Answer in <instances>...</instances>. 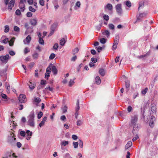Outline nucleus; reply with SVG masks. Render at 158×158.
Returning a JSON list of instances; mask_svg holds the SVG:
<instances>
[{
    "mask_svg": "<svg viewBox=\"0 0 158 158\" xmlns=\"http://www.w3.org/2000/svg\"><path fill=\"white\" fill-rule=\"evenodd\" d=\"M151 111L153 113H155L156 112V105L154 103H152L151 105Z\"/></svg>",
    "mask_w": 158,
    "mask_h": 158,
    "instance_id": "nucleus-17",
    "label": "nucleus"
},
{
    "mask_svg": "<svg viewBox=\"0 0 158 158\" xmlns=\"http://www.w3.org/2000/svg\"><path fill=\"white\" fill-rule=\"evenodd\" d=\"M29 10L32 12H34L35 11V9L33 8L31 6H30L29 7Z\"/></svg>",
    "mask_w": 158,
    "mask_h": 158,
    "instance_id": "nucleus-46",
    "label": "nucleus"
},
{
    "mask_svg": "<svg viewBox=\"0 0 158 158\" xmlns=\"http://www.w3.org/2000/svg\"><path fill=\"white\" fill-rule=\"evenodd\" d=\"M51 65H49L46 69V72H48L49 73H50L51 72Z\"/></svg>",
    "mask_w": 158,
    "mask_h": 158,
    "instance_id": "nucleus-50",
    "label": "nucleus"
},
{
    "mask_svg": "<svg viewBox=\"0 0 158 158\" xmlns=\"http://www.w3.org/2000/svg\"><path fill=\"white\" fill-rule=\"evenodd\" d=\"M26 133L25 135L26 139L28 140L31 138L32 134V132L29 130H27L26 131Z\"/></svg>",
    "mask_w": 158,
    "mask_h": 158,
    "instance_id": "nucleus-13",
    "label": "nucleus"
},
{
    "mask_svg": "<svg viewBox=\"0 0 158 158\" xmlns=\"http://www.w3.org/2000/svg\"><path fill=\"white\" fill-rule=\"evenodd\" d=\"M113 9V6L111 4L108 3L104 6V9L105 10H109L111 11Z\"/></svg>",
    "mask_w": 158,
    "mask_h": 158,
    "instance_id": "nucleus-16",
    "label": "nucleus"
},
{
    "mask_svg": "<svg viewBox=\"0 0 158 158\" xmlns=\"http://www.w3.org/2000/svg\"><path fill=\"white\" fill-rule=\"evenodd\" d=\"M52 71L54 75H56L57 73V70L55 66H52Z\"/></svg>",
    "mask_w": 158,
    "mask_h": 158,
    "instance_id": "nucleus-20",
    "label": "nucleus"
},
{
    "mask_svg": "<svg viewBox=\"0 0 158 158\" xmlns=\"http://www.w3.org/2000/svg\"><path fill=\"white\" fill-rule=\"evenodd\" d=\"M66 41L64 38H62L60 41V44L62 46H64L65 44Z\"/></svg>",
    "mask_w": 158,
    "mask_h": 158,
    "instance_id": "nucleus-33",
    "label": "nucleus"
},
{
    "mask_svg": "<svg viewBox=\"0 0 158 158\" xmlns=\"http://www.w3.org/2000/svg\"><path fill=\"white\" fill-rule=\"evenodd\" d=\"M119 36L118 35H117L115 37V40L112 48L113 50H115L117 47V45L118 44Z\"/></svg>",
    "mask_w": 158,
    "mask_h": 158,
    "instance_id": "nucleus-6",
    "label": "nucleus"
},
{
    "mask_svg": "<svg viewBox=\"0 0 158 158\" xmlns=\"http://www.w3.org/2000/svg\"><path fill=\"white\" fill-rule=\"evenodd\" d=\"M14 30L15 31L19 32L20 31V29L18 27L15 26L14 27Z\"/></svg>",
    "mask_w": 158,
    "mask_h": 158,
    "instance_id": "nucleus-53",
    "label": "nucleus"
},
{
    "mask_svg": "<svg viewBox=\"0 0 158 158\" xmlns=\"http://www.w3.org/2000/svg\"><path fill=\"white\" fill-rule=\"evenodd\" d=\"M26 132L24 131H21L20 133V134L21 136L24 137L26 135Z\"/></svg>",
    "mask_w": 158,
    "mask_h": 158,
    "instance_id": "nucleus-54",
    "label": "nucleus"
},
{
    "mask_svg": "<svg viewBox=\"0 0 158 158\" xmlns=\"http://www.w3.org/2000/svg\"><path fill=\"white\" fill-rule=\"evenodd\" d=\"M115 8L118 15H121L123 14V11L122 8V5L121 4L117 5L115 6Z\"/></svg>",
    "mask_w": 158,
    "mask_h": 158,
    "instance_id": "nucleus-5",
    "label": "nucleus"
},
{
    "mask_svg": "<svg viewBox=\"0 0 158 158\" xmlns=\"http://www.w3.org/2000/svg\"><path fill=\"white\" fill-rule=\"evenodd\" d=\"M15 3V0H11L9 2V3L8 4V7H7V9L9 11H11L13 7L14 6Z\"/></svg>",
    "mask_w": 158,
    "mask_h": 158,
    "instance_id": "nucleus-7",
    "label": "nucleus"
},
{
    "mask_svg": "<svg viewBox=\"0 0 158 158\" xmlns=\"http://www.w3.org/2000/svg\"><path fill=\"white\" fill-rule=\"evenodd\" d=\"M30 84H28V85H29V88L31 90L33 89L35 86V84H32L31 82H30Z\"/></svg>",
    "mask_w": 158,
    "mask_h": 158,
    "instance_id": "nucleus-22",
    "label": "nucleus"
},
{
    "mask_svg": "<svg viewBox=\"0 0 158 158\" xmlns=\"http://www.w3.org/2000/svg\"><path fill=\"white\" fill-rule=\"evenodd\" d=\"M26 97L25 95L23 94H20L19 97V100L21 103H24L26 101Z\"/></svg>",
    "mask_w": 158,
    "mask_h": 158,
    "instance_id": "nucleus-12",
    "label": "nucleus"
},
{
    "mask_svg": "<svg viewBox=\"0 0 158 158\" xmlns=\"http://www.w3.org/2000/svg\"><path fill=\"white\" fill-rule=\"evenodd\" d=\"M27 16L28 17H31L32 15V13L31 12H28L26 14Z\"/></svg>",
    "mask_w": 158,
    "mask_h": 158,
    "instance_id": "nucleus-59",
    "label": "nucleus"
},
{
    "mask_svg": "<svg viewBox=\"0 0 158 158\" xmlns=\"http://www.w3.org/2000/svg\"><path fill=\"white\" fill-rule=\"evenodd\" d=\"M108 27L109 29L111 30H114V25L111 23L109 24L108 25Z\"/></svg>",
    "mask_w": 158,
    "mask_h": 158,
    "instance_id": "nucleus-43",
    "label": "nucleus"
},
{
    "mask_svg": "<svg viewBox=\"0 0 158 158\" xmlns=\"http://www.w3.org/2000/svg\"><path fill=\"white\" fill-rule=\"evenodd\" d=\"M10 125L13 126L14 128H15L16 126V125L15 123L14 122L13 120L11 121V123H10Z\"/></svg>",
    "mask_w": 158,
    "mask_h": 158,
    "instance_id": "nucleus-57",
    "label": "nucleus"
},
{
    "mask_svg": "<svg viewBox=\"0 0 158 158\" xmlns=\"http://www.w3.org/2000/svg\"><path fill=\"white\" fill-rule=\"evenodd\" d=\"M59 46L57 43H55L53 46V48L54 49L57 50Z\"/></svg>",
    "mask_w": 158,
    "mask_h": 158,
    "instance_id": "nucleus-56",
    "label": "nucleus"
},
{
    "mask_svg": "<svg viewBox=\"0 0 158 158\" xmlns=\"http://www.w3.org/2000/svg\"><path fill=\"white\" fill-rule=\"evenodd\" d=\"M43 115V113L41 111H40L37 115V118L38 119H40L41 118Z\"/></svg>",
    "mask_w": 158,
    "mask_h": 158,
    "instance_id": "nucleus-47",
    "label": "nucleus"
},
{
    "mask_svg": "<svg viewBox=\"0 0 158 158\" xmlns=\"http://www.w3.org/2000/svg\"><path fill=\"white\" fill-rule=\"evenodd\" d=\"M102 34L103 35H105L107 37H108L110 35V33L108 30H106L102 32Z\"/></svg>",
    "mask_w": 158,
    "mask_h": 158,
    "instance_id": "nucleus-24",
    "label": "nucleus"
},
{
    "mask_svg": "<svg viewBox=\"0 0 158 158\" xmlns=\"http://www.w3.org/2000/svg\"><path fill=\"white\" fill-rule=\"evenodd\" d=\"M96 82L97 84L99 85L101 83V79L99 77L97 76L95 78Z\"/></svg>",
    "mask_w": 158,
    "mask_h": 158,
    "instance_id": "nucleus-30",
    "label": "nucleus"
},
{
    "mask_svg": "<svg viewBox=\"0 0 158 158\" xmlns=\"http://www.w3.org/2000/svg\"><path fill=\"white\" fill-rule=\"evenodd\" d=\"M73 144L75 148H77L78 145V142H73Z\"/></svg>",
    "mask_w": 158,
    "mask_h": 158,
    "instance_id": "nucleus-41",
    "label": "nucleus"
},
{
    "mask_svg": "<svg viewBox=\"0 0 158 158\" xmlns=\"http://www.w3.org/2000/svg\"><path fill=\"white\" fill-rule=\"evenodd\" d=\"M55 57V54L54 53H52L50 56L49 58L51 60L53 59Z\"/></svg>",
    "mask_w": 158,
    "mask_h": 158,
    "instance_id": "nucleus-49",
    "label": "nucleus"
},
{
    "mask_svg": "<svg viewBox=\"0 0 158 158\" xmlns=\"http://www.w3.org/2000/svg\"><path fill=\"white\" fill-rule=\"evenodd\" d=\"M16 138L13 132H11L8 135L7 139V142L8 143L12 146L15 144Z\"/></svg>",
    "mask_w": 158,
    "mask_h": 158,
    "instance_id": "nucleus-3",
    "label": "nucleus"
},
{
    "mask_svg": "<svg viewBox=\"0 0 158 158\" xmlns=\"http://www.w3.org/2000/svg\"><path fill=\"white\" fill-rule=\"evenodd\" d=\"M9 53L10 55L11 56H14L15 54V52L13 51H10L9 52Z\"/></svg>",
    "mask_w": 158,
    "mask_h": 158,
    "instance_id": "nucleus-64",
    "label": "nucleus"
},
{
    "mask_svg": "<svg viewBox=\"0 0 158 158\" xmlns=\"http://www.w3.org/2000/svg\"><path fill=\"white\" fill-rule=\"evenodd\" d=\"M19 7L22 12L24 11L25 10V5L24 4H23L22 5H19Z\"/></svg>",
    "mask_w": 158,
    "mask_h": 158,
    "instance_id": "nucleus-25",
    "label": "nucleus"
},
{
    "mask_svg": "<svg viewBox=\"0 0 158 158\" xmlns=\"http://www.w3.org/2000/svg\"><path fill=\"white\" fill-rule=\"evenodd\" d=\"M100 41L101 43L102 44H104L106 42V40L105 38H102L100 39Z\"/></svg>",
    "mask_w": 158,
    "mask_h": 158,
    "instance_id": "nucleus-44",
    "label": "nucleus"
},
{
    "mask_svg": "<svg viewBox=\"0 0 158 158\" xmlns=\"http://www.w3.org/2000/svg\"><path fill=\"white\" fill-rule=\"evenodd\" d=\"M91 60L93 63H95L96 62H97V59L96 58H92L91 59Z\"/></svg>",
    "mask_w": 158,
    "mask_h": 158,
    "instance_id": "nucleus-60",
    "label": "nucleus"
},
{
    "mask_svg": "<svg viewBox=\"0 0 158 158\" xmlns=\"http://www.w3.org/2000/svg\"><path fill=\"white\" fill-rule=\"evenodd\" d=\"M99 73L102 76H104L105 75V72L104 69H99Z\"/></svg>",
    "mask_w": 158,
    "mask_h": 158,
    "instance_id": "nucleus-23",
    "label": "nucleus"
},
{
    "mask_svg": "<svg viewBox=\"0 0 158 158\" xmlns=\"http://www.w3.org/2000/svg\"><path fill=\"white\" fill-rule=\"evenodd\" d=\"M79 51V49L77 48H76L72 50V54L73 55H74L77 53Z\"/></svg>",
    "mask_w": 158,
    "mask_h": 158,
    "instance_id": "nucleus-35",
    "label": "nucleus"
},
{
    "mask_svg": "<svg viewBox=\"0 0 158 158\" xmlns=\"http://www.w3.org/2000/svg\"><path fill=\"white\" fill-rule=\"evenodd\" d=\"M35 114L33 111H32L30 113V114L27 117V124L31 127H34L35 126L34 122Z\"/></svg>",
    "mask_w": 158,
    "mask_h": 158,
    "instance_id": "nucleus-2",
    "label": "nucleus"
},
{
    "mask_svg": "<svg viewBox=\"0 0 158 158\" xmlns=\"http://www.w3.org/2000/svg\"><path fill=\"white\" fill-rule=\"evenodd\" d=\"M7 69V66H6L5 67V69L2 70L1 72V76H3L4 81H5L6 79V74L5 73Z\"/></svg>",
    "mask_w": 158,
    "mask_h": 158,
    "instance_id": "nucleus-11",
    "label": "nucleus"
},
{
    "mask_svg": "<svg viewBox=\"0 0 158 158\" xmlns=\"http://www.w3.org/2000/svg\"><path fill=\"white\" fill-rule=\"evenodd\" d=\"M31 40V37L30 35H28L26 38L25 40H23L24 44H28L30 43Z\"/></svg>",
    "mask_w": 158,
    "mask_h": 158,
    "instance_id": "nucleus-18",
    "label": "nucleus"
},
{
    "mask_svg": "<svg viewBox=\"0 0 158 158\" xmlns=\"http://www.w3.org/2000/svg\"><path fill=\"white\" fill-rule=\"evenodd\" d=\"M34 101L36 102H40L41 101V100L39 98H35Z\"/></svg>",
    "mask_w": 158,
    "mask_h": 158,
    "instance_id": "nucleus-58",
    "label": "nucleus"
},
{
    "mask_svg": "<svg viewBox=\"0 0 158 158\" xmlns=\"http://www.w3.org/2000/svg\"><path fill=\"white\" fill-rule=\"evenodd\" d=\"M1 96L2 98L1 99L2 101L4 102L5 103H7L10 98L7 97V95L5 94H1Z\"/></svg>",
    "mask_w": 158,
    "mask_h": 158,
    "instance_id": "nucleus-9",
    "label": "nucleus"
},
{
    "mask_svg": "<svg viewBox=\"0 0 158 158\" xmlns=\"http://www.w3.org/2000/svg\"><path fill=\"white\" fill-rule=\"evenodd\" d=\"M155 117L153 116H151L149 122V125L151 127L154 126V121H155Z\"/></svg>",
    "mask_w": 158,
    "mask_h": 158,
    "instance_id": "nucleus-14",
    "label": "nucleus"
},
{
    "mask_svg": "<svg viewBox=\"0 0 158 158\" xmlns=\"http://www.w3.org/2000/svg\"><path fill=\"white\" fill-rule=\"evenodd\" d=\"M30 23L32 26L30 27L31 29L33 28V27L35 26L37 24V19L36 18L31 19L30 20Z\"/></svg>",
    "mask_w": 158,
    "mask_h": 158,
    "instance_id": "nucleus-8",
    "label": "nucleus"
},
{
    "mask_svg": "<svg viewBox=\"0 0 158 158\" xmlns=\"http://www.w3.org/2000/svg\"><path fill=\"white\" fill-rule=\"evenodd\" d=\"M124 3L127 7H130L131 6V3L130 1H126Z\"/></svg>",
    "mask_w": 158,
    "mask_h": 158,
    "instance_id": "nucleus-34",
    "label": "nucleus"
},
{
    "mask_svg": "<svg viewBox=\"0 0 158 158\" xmlns=\"http://www.w3.org/2000/svg\"><path fill=\"white\" fill-rule=\"evenodd\" d=\"M148 91V89L147 88H145L142 91V93L143 94H145Z\"/></svg>",
    "mask_w": 158,
    "mask_h": 158,
    "instance_id": "nucleus-63",
    "label": "nucleus"
},
{
    "mask_svg": "<svg viewBox=\"0 0 158 158\" xmlns=\"http://www.w3.org/2000/svg\"><path fill=\"white\" fill-rule=\"evenodd\" d=\"M9 31V27L8 25H6L5 26L4 32H7Z\"/></svg>",
    "mask_w": 158,
    "mask_h": 158,
    "instance_id": "nucleus-42",
    "label": "nucleus"
},
{
    "mask_svg": "<svg viewBox=\"0 0 158 158\" xmlns=\"http://www.w3.org/2000/svg\"><path fill=\"white\" fill-rule=\"evenodd\" d=\"M12 155L13 157L15 158L18 157L17 156L15 155V154L14 153H13L12 154V152H6L5 156L4 157H3L2 158H8L9 157H10Z\"/></svg>",
    "mask_w": 158,
    "mask_h": 158,
    "instance_id": "nucleus-10",
    "label": "nucleus"
},
{
    "mask_svg": "<svg viewBox=\"0 0 158 158\" xmlns=\"http://www.w3.org/2000/svg\"><path fill=\"white\" fill-rule=\"evenodd\" d=\"M62 110L64 113H65L67 111V107L66 106H64L62 108Z\"/></svg>",
    "mask_w": 158,
    "mask_h": 158,
    "instance_id": "nucleus-45",
    "label": "nucleus"
},
{
    "mask_svg": "<svg viewBox=\"0 0 158 158\" xmlns=\"http://www.w3.org/2000/svg\"><path fill=\"white\" fill-rule=\"evenodd\" d=\"M39 54L36 52L35 51L33 54L32 55V56L33 58L34 59L38 58L39 56Z\"/></svg>",
    "mask_w": 158,
    "mask_h": 158,
    "instance_id": "nucleus-29",
    "label": "nucleus"
},
{
    "mask_svg": "<svg viewBox=\"0 0 158 158\" xmlns=\"http://www.w3.org/2000/svg\"><path fill=\"white\" fill-rule=\"evenodd\" d=\"M75 78L73 80L70 79L69 83V86H71L72 85H73L74 83V80Z\"/></svg>",
    "mask_w": 158,
    "mask_h": 158,
    "instance_id": "nucleus-40",
    "label": "nucleus"
},
{
    "mask_svg": "<svg viewBox=\"0 0 158 158\" xmlns=\"http://www.w3.org/2000/svg\"><path fill=\"white\" fill-rule=\"evenodd\" d=\"M15 14L17 15H20L21 14L20 10L19 9L15 11Z\"/></svg>",
    "mask_w": 158,
    "mask_h": 158,
    "instance_id": "nucleus-62",
    "label": "nucleus"
},
{
    "mask_svg": "<svg viewBox=\"0 0 158 158\" xmlns=\"http://www.w3.org/2000/svg\"><path fill=\"white\" fill-rule=\"evenodd\" d=\"M57 24L56 23H53L51 26V30L55 31V30L57 27Z\"/></svg>",
    "mask_w": 158,
    "mask_h": 158,
    "instance_id": "nucleus-36",
    "label": "nucleus"
},
{
    "mask_svg": "<svg viewBox=\"0 0 158 158\" xmlns=\"http://www.w3.org/2000/svg\"><path fill=\"white\" fill-rule=\"evenodd\" d=\"M138 121V117L136 115H134L131 117V122L130 123V127L133 126V133H135V131H138L139 129V127L137 124Z\"/></svg>",
    "mask_w": 158,
    "mask_h": 158,
    "instance_id": "nucleus-1",
    "label": "nucleus"
},
{
    "mask_svg": "<svg viewBox=\"0 0 158 158\" xmlns=\"http://www.w3.org/2000/svg\"><path fill=\"white\" fill-rule=\"evenodd\" d=\"M132 142L131 141H128L126 144L125 147L126 149H127L131 147L132 145Z\"/></svg>",
    "mask_w": 158,
    "mask_h": 158,
    "instance_id": "nucleus-21",
    "label": "nucleus"
},
{
    "mask_svg": "<svg viewBox=\"0 0 158 158\" xmlns=\"http://www.w3.org/2000/svg\"><path fill=\"white\" fill-rule=\"evenodd\" d=\"M47 89H48L51 92H53V88L52 87H50L49 86H48V87L45 89V90Z\"/></svg>",
    "mask_w": 158,
    "mask_h": 158,
    "instance_id": "nucleus-52",
    "label": "nucleus"
},
{
    "mask_svg": "<svg viewBox=\"0 0 158 158\" xmlns=\"http://www.w3.org/2000/svg\"><path fill=\"white\" fill-rule=\"evenodd\" d=\"M40 4L42 6H44V0H40Z\"/></svg>",
    "mask_w": 158,
    "mask_h": 158,
    "instance_id": "nucleus-61",
    "label": "nucleus"
},
{
    "mask_svg": "<svg viewBox=\"0 0 158 158\" xmlns=\"http://www.w3.org/2000/svg\"><path fill=\"white\" fill-rule=\"evenodd\" d=\"M47 119V117H45L43 119L42 121L39 123V126L40 127H42L44 125L45 122Z\"/></svg>",
    "mask_w": 158,
    "mask_h": 158,
    "instance_id": "nucleus-19",
    "label": "nucleus"
},
{
    "mask_svg": "<svg viewBox=\"0 0 158 158\" xmlns=\"http://www.w3.org/2000/svg\"><path fill=\"white\" fill-rule=\"evenodd\" d=\"M147 13H139V16L137 17L136 21L135 23H136L137 21H140L141 20L140 18L145 17Z\"/></svg>",
    "mask_w": 158,
    "mask_h": 158,
    "instance_id": "nucleus-15",
    "label": "nucleus"
},
{
    "mask_svg": "<svg viewBox=\"0 0 158 158\" xmlns=\"http://www.w3.org/2000/svg\"><path fill=\"white\" fill-rule=\"evenodd\" d=\"M81 3L79 1H77L76 3V5L75 6V9L77 10V9L79 8L80 7Z\"/></svg>",
    "mask_w": 158,
    "mask_h": 158,
    "instance_id": "nucleus-26",
    "label": "nucleus"
},
{
    "mask_svg": "<svg viewBox=\"0 0 158 158\" xmlns=\"http://www.w3.org/2000/svg\"><path fill=\"white\" fill-rule=\"evenodd\" d=\"M10 58V57L8 54H7L5 56H1V61L2 63L6 64Z\"/></svg>",
    "mask_w": 158,
    "mask_h": 158,
    "instance_id": "nucleus-4",
    "label": "nucleus"
},
{
    "mask_svg": "<svg viewBox=\"0 0 158 158\" xmlns=\"http://www.w3.org/2000/svg\"><path fill=\"white\" fill-rule=\"evenodd\" d=\"M151 52L150 51H148L145 54L142 55L140 56V58H143L146 57L147 56H149Z\"/></svg>",
    "mask_w": 158,
    "mask_h": 158,
    "instance_id": "nucleus-27",
    "label": "nucleus"
},
{
    "mask_svg": "<svg viewBox=\"0 0 158 158\" xmlns=\"http://www.w3.org/2000/svg\"><path fill=\"white\" fill-rule=\"evenodd\" d=\"M80 109L79 100H77L76 103V107L75 109L76 112H78V111Z\"/></svg>",
    "mask_w": 158,
    "mask_h": 158,
    "instance_id": "nucleus-28",
    "label": "nucleus"
},
{
    "mask_svg": "<svg viewBox=\"0 0 158 158\" xmlns=\"http://www.w3.org/2000/svg\"><path fill=\"white\" fill-rule=\"evenodd\" d=\"M103 18L106 21H108L109 19L108 15H104L103 16Z\"/></svg>",
    "mask_w": 158,
    "mask_h": 158,
    "instance_id": "nucleus-48",
    "label": "nucleus"
},
{
    "mask_svg": "<svg viewBox=\"0 0 158 158\" xmlns=\"http://www.w3.org/2000/svg\"><path fill=\"white\" fill-rule=\"evenodd\" d=\"M126 87L127 89V91L129 90V88L130 86V82L129 81H125Z\"/></svg>",
    "mask_w": 158,
    "mask_h": 158,
    "instance_id": "nucleus-32",
    "label": "nucleus"
},
{
    "mask_svg": "<svg viewBox=\"0 0 158 158\" xmlns=\"http://www.w3.org/2000/svg\"><path fill=\"white\" fill-rule=\"evenodd\" d=\"M69 143V141H67L63 140L61 143L60 145H61L65 146L68 144Z\"/></svg>",
    "mask_w": 158,
    "mask_h": 158,
    "instance_id": "nucleus-31",
    "label": "nucleus"
},
{
    "mask_svg": "<svg viewBox=\"0 0 158 158\" xmlns=\"http://www.w3.org/2000/svg\"><path fill=\"white\" fill-rule=\"evenodd\" d=\"M78 144H79V147L81 148H82L83 147V141L79 139L78 140Z\"/></svg>",
    "mask_w": 158,
    "mask_h": 158,
    "instance_id": "nucleus-38",
    "label": "nucleus"
},
{
    "mask_svg": "<svg viewBox=\"0 0 158 158\" xmlns=\"http://www.w3.org/2000/svg\"><path fill=\"white\" fill-rule=\"evenodd\" d=\"M5 86L7 90H8V91H9L10 90V86L8 82H6L5 84Z\"/></svg>",
    "mask_w": 158,
    "mask_h": 158,
    "instance_id": "nucleus-39",
    "label": "nucleus"
},
{
    "mask_svg": "<svg viewBox=\"0 0 158 158\" xmlns=\"http://www.w3.org/2000/svg\"><path fill=\"white\" fill-rule=\"evenodd\" d=\"M144 5V3L143 2H140L139 4V6L138 8V10H139L140 8L141 7H143Z\"/></svg>",
    "mask_w": 158,
    "mask_h": 158,
    "instance_id": "nucleus-51",
    "label": "nucleus"
},
{
    "mask_svg": "<svg viewBox=\"0 0 158 158\" xmlns=\"http://www.w3.org/2000/svg\"><path fill=\"white\" fill-rule=\"evenodd\" d=\"M39 42L40 44L42 45H44V41L43 40V38L40 37V38L39 39Z\"/></svg>",
    "mask_w": 158,
    "mask_h": 158,
    "instance_id": "nucleus-37",
    "label": "nucleus"
},
{
    "mask_svg": "<svg viewBox=\"0 0 158 158\" xmlns=\"http://www.w3.org/2000/svg\"><path fill=\"white\" fill-rule=\"evenodd\" d=\"M30 50L28 48H26L24 50V53L25 54L29 52Z\"/></svg>",
    "mask_w": 158,
    "mask_h": 158,
    "instance_id": "nucleus-55",
    "label": "nucleus"
}]
</instances>
